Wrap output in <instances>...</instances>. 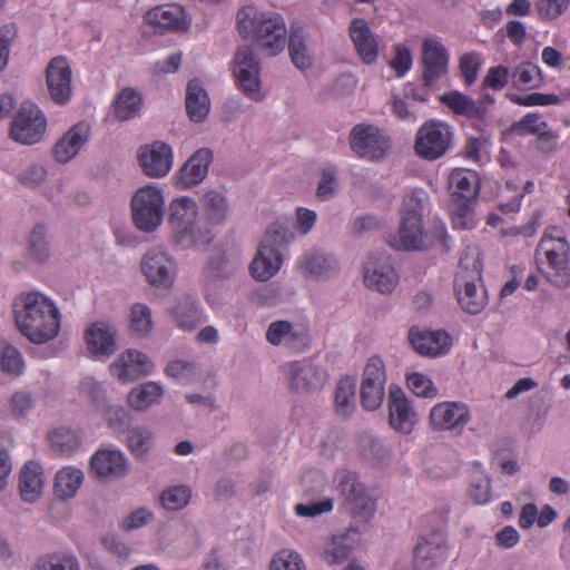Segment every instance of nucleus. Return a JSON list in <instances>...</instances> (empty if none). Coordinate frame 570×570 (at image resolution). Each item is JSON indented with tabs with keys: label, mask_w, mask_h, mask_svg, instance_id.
Masks as SVG:
<instances>
[{
	"label": "nucleus",
	"mask_w": 570,
	"mask_h": 570,
	"mask_svg": "<svg viewBox=\"0 0 570 570\" xmlns=\"http://www.w3.org/2000/svg\"><path fill=\"white\" fill-rule=\"evenodd\" d=\"M385 395V383H374L373 381H362L361 383V404L367 411L377 410Z\"/></svg>",
	"instance_id": "nucleus-49"
},
{
	"label": "nucleus",
	"mask_w": 570,
	"mask_h": 570,
	"mask_svg": "<svg viewBox=\"0 0 570 570\" xmlns=\"http://www.w3.org/2000/svg\"><path fill=\"white\" fill-rule=\"evenodd\" d=\"M88 140V127L85 124H77L69 129L55 145L53 156L59 163H67L72 159Z\"/></svg>",
	"instance_id": "nucleus-29"
},
{
	"label": "nucleus",
	"mask_w": 570,
	"mask_h": 570,
	"mask_svg": "<svg viewBox=\"0 0 570 570\" xmlns=\"http://www.w3.org/2000/svg\"><path fill=\"white\" fill-rule=\"evenodd\" d=\"M72 71L68 60L58 56L50 60L46 69V81L51 99L58 105L67 104L72 94Z\"/></svg>",
	"instance_id": "nucleus-16"
},
{
	"label": "nucleus",
	"mask_w": 570,
	"mask_h": 570,
	"mask_svg": "<svg viewBox=\"0 0 570 570\" xmlns=\"http://www.w3.org/2000/svg\"><path fill=\"white\" fill-rule=\"evenodd\" d=\"M286 24L278 13L252 19V42L266 56L282 52L286 45Z\"/></svg>",
	"instance_id": "nucleus-9"
},
{
	"label": "nucleus",
	"mask_w": 570,
	"mask_h": 570,
	"mask_svg": "<svg viewBox=\"0 0 570 570\" xmlns=\"http://www.w3.org/2000/svg\"><path fill=\"white\" fill-rule=\"evenodd\" d=\"M511 80V75L507 67L495 66L491 67L482 82L483 88H489L492 90H502Z\"/></svg>",
	"instance_id": "nucleus-59"
},
{
	"label": "nucleus",
	"mask_w": 570,
	"mask_h": 570,
	"mask_svg": "<svg viewBox=\"0 0 570 570\" xmlns=\"http://www.w3.org/2000/svg\"><path fill=\"white\" fill-rule=\"evenodd\" d=\"M132 220L138 229L155 230L164 216V197L161 189L145 186L137 190L131 199Z\"/></svg>",
	"instance_id": "nucleus-8"
},
{
	"label": "nucleus",
	"mask_w": 570,
	"mask_h": 570,
	"mask_svg": "<svg viewBox=\"0 0 570 570\" xmlns=\"http://www.w3.org/2000/svg\"><path fill=\"white\" fill-rule=\"evenodd\" d=\"M141 106V95L132 88H125L118 94L117 98L115 99V117L120 121L129 120L139 112Z\"/></svg>",
	"instance_id": "nucleus-42"
},
{
	"label": "nucleus",
	"mask_w": 570,
	"mask_h": 570,
	"mask_svg": "<svg viewBox=\"0 0 570 570\" xmlns=\"http://www.w3.org/2000/svg\"><path fill=\"white\" fill-rule=\"evenodd\" d=\"M449 185L454 195L466 199L478 193L475 176L464 169H454L449 177Z\"/></svg>",
	"instance_id": "nucleus-46"
},
{
	"label": "nucleus",
	"mask_w": 570,
	"mask_h": 570,
	"mask_svg": "<svg viewBox=\"0 0 570 570\" xmlns=\"http://www.w3.org/2000/svg\"><path fill=\"white\" fill-rule=\"evenodd\" d=\"M51 450L62 458H70L81 445L80 432L69 426H58L48 434Z\"/></svg>",
	"instance_id": "nucleus-34"
},
{
	"label": "nucleus",
	"mask_w": 570,
	"mask_h": 570,
	"mask_svg": "<svg viewBox=\"0 0 570 570\" xmlns=\"http://www.w3.org/2000/svg\"><path fill=\"white\" fill-rule=\"evenodd\" d=\"M454 291L461 308L469 314H479L488 303L487 292L476 286L473 279L458 274L454 278Z\"/></svg>",
	"instance_id": "nucleus-28"
},
{
	"label": "nucleus",
	"mask_w": 570,
	"mask_h": 570,
	"mask_svg": "<svg viewBox=\"0 0 570 570\" xmlns=\"http://www.w3.org/2000/svg\"><path fill=\"white\" fill-rule=\"evenodd\" d=\"M335 481L340 493L350 502L353 513L362 521H368L376 511L377 497L357 480L355 473L341 469Z\"/></svg>",
	"instance_id": "nucleus-6"
},
{
	"label": "nucleus",
	"mask_w": 570,
	"mask_h": 570,
	"mask_svg": "<svg viewBox=\"0 0 570 570\" xmlns=\"http://www.w3.org/2000/svg\"><path fill=\"white\" fill-rule=\"evenodd\" d=\"M138 161L147 176L164 177L173 165L171 147L163 141H154L151 145L140 148Z\"/></svg>",
	"instance_id": "nucleus-20"
},
{
	"label": "nucleus",
	"mask_w": 570,
	"mask_h": 570,
	"mask_svg": "<svg viewBox=\"0 0 570 570\" xmlns=\"http://www.w3.org/2000/svg\"><path fill=\"white\" fill-rule=\"evenodd\" d=\"M266 340L275 346L283 345L293 352H304L311 346L309 327L303 323L275 321L266 332Z\"/></svg>",
	"instance_id": "nucleus-12"
},
{
	"label": "nucleus",
	"mask_w": 570,
	"mask_h": 570,
	"mask_svg": "<svg viewBox=\"0 0 570 570\" xmlns=\"http://www.w3.org/2000/svg\"><path fill=\"white\" fill-rule=\"evenodd\" d=\"M355 50L365 65H372L379 57L377 37L372 32L365 19L354 18L348 27Z\"/></svg>",
	"instance_id": "nucleus-26"
},
{
	"label": "nucleus",
	"mask_w": 570,
	"mask_h": 570,
	"mask_svg": "<svg viewBox=\"0 0 570 570\" xmlns=\"http://www.w3.org/2000/svg\"><path fill=\"white\" fill-rule=\"evenodd\" d=\"M29 255L37 262H45L49 256V249L46 242V230L42 225H37L29 238Z\"/></svg>",
	"instance_id": "nucleus-54"
},
{
	"label": "nucleus",
	"mask_w": 570,
	"mask_h": 570,
	"mask_svg": "<svg viewBox=\"0 0 570 570\" xmlns=\"http://www.w3.org/2000/svg\"><path fill=\"white\" fill-rule=\"evenodd\" d=\"M191 498V490L184 484L165 489L160 495L161 507L167 511H179L187 507Z\"/></svg>",
	"instance_id": "nucleus-45"
},
{
	"label": "nucleus",
	"mask_w": 570,
	"mask_h": 570,
	"mask_svg": "<svg viewBox=\"0 0 570 570\" xmlns=\"http://www.w3.org/2000/svg\"><path fill=\"white\" fill-rule=\"evenodd\" d=\"M155 515L147 508H138L126 515L119 523L121 530L129 532L140 529L153 522Z\"/></svg>",
	"instance_id": "nucleus-56"
},
{
	"label": "nucleus",
	"mask_w": 570,
	"mask_h": 570,
	"mask_svg": "<svg viewBox=\"0 0 570 570\" xmlns=\"http://www.w3.org/2000/svg\"><path fill=\"white\" fill-rule=\"evenodd\" d=\"M117 330L107 322H95L85 332V342L94 357H109L117 351Z\"/></svg>",
	"instance_id": "nucleus-22"
},
{
	"label": "nucleus",
	"mask_w": 570,
	"mask_h": 570,
	"mask_svg": "<svg viewBox=\"0 0 570 570\" xmlns=\"http://www.w3.org/2000/svg\"><path fill=\"white\" fill-rule=\"evenodd\" d=\"M32 570H79V562L72 556L49 554L39 558Z\"/></svg>",
	"instance_id": "nucleus-50"
},
{
	"label": "nucleus",
	"mask_w": 570,
	"mask_h": 570,
	"mask_svg": "<svg viewBox=\"0 0 570 570\" xmlns=\"http://www.w3.org/2000/svg\"><path fill=\"white\" fill-rule=\"evenodd\" d=\"M108 426L116 432H124L129 424V414L122 406H108L104 412Z\"/></svg>",
	"instance_id": "nucleus-61"
},
{
	"label": "nucleus",
	"mask_w": 570,
	"mask_h": 570,
	"mask_svg": "<svg viewBox=\"0 0 570 570\" xmlns=\"http://www.w3.org/2000/svg\"><path fill=\"white\" fill-rule=\"evenodd\" d=\"M205 220L203 226L212 229L214 225L223 223L228 213L226 197L217 190H208L202 198Z\"/></svg>",
	"instance_id": "nucleus-35"
},
{
	"label": "nucleus",
	"mask_w": 570,
	"mask_h": 570,
	"mask_svg": "<svg viewBox=\"0 0 570 570\" xmlns=\"http://www.w3.org/2000/svg\"><path fill=\"white\" fill-rule=\"evenodd\" d=\"M294 239L289 218L274 223L266 232L255 257L252 259V277L259 281L272 278L281 269L283 249Z\"/></svg>",
	"instance_id": "nucleus-4"
},
{
	"label": "nucleus",
	"mask_w": 570,
	"mask_h": 570,
	"mask_svg": "<svg viewBox=\"0 0 570 570\" xmlns=\"http://www.w3.org/2000/svg\"><path fill=\"white\" fill-rule=\"evenodd\" d=\"M440 101L451 109L455 115L472 116L478 112V108L472 98L453 90L440 96Z\"/></svg>",
	"instance_id": "nucleus-47"
},
{
	"label": "nucleus",
	"mask_w": 570,
	"mask_h": 570,
	"mask_svg": "<svg viewBox=\"0 0 570 570\" xmlns=\"http://www.w3.org/2000/svg\"><path fill=\"white\" fill-rule=\"evenodd\" d=\"M397 282V274L387 256L377 262H368L364 267V284L371 289L382 294L392 293Z\"/></svg>",
	"instance_id": "nucleus-27"
},
{
	"label": "nucleus",
	"mask_w": 570,
	"mask_h": 570,
	"mask_svg": "<svg viewBox=\"0 0 570 570\" xmlns=\"http://www.w3.org/2000/svg\"><path fill=\"white\" fill-rule=\"evenodd\" d=\"M17 327L30 342L46 343L60 331V313L56 304L39 292L22 294L14 305Z\"/></svg>",
	"instance_id": "nucleus-1"
},
{
	"label": "nucleus",
	"mask_w": 570,
	"mask_h": 570,
	"mask_svg": "<svg viewBox=\"0 0 570 570\" xmlns=\"http://www.w3.org/2000/svg\"><path fill=\"white\" fill-rule=\"evenodd\" d=\"M141 272L150 285L169 288L175 282L177 268L165 252L153 249L144 256Z\"/></svg>",
	"instance_id": "nucleus-14"
},
{
	"label": "nucleus",
	"mask_w": 570,
	"mask_h": 570,
	"mask_svg": "<svg viewBox=\"0 0 570 570\" xmlns=\"http://www.w3.org/2000/svg\"><path fill=\"white\" fill-rule=\"evenodd\" d=\"M470 410L462 402H440L430 412V424L438 431H461L470 421Z\"/></svg>",
	"instance_id": "nucleus-18"
},
{
	"label": "nucleus",
	"mask_w": 570,
	"mask_h": 570,
	"mask_svg": "<svg viewBox=\"0 0 570 570\" xmlns=\"http://www.w3.org/2000/svg\"><path fill=\"white\" fill-rule=\"evenodd\" d=\"M406 385L413 394L420 397L433 399L438 395V389L432 380L419 372L406 373Z\"/></svg>",
	"instance_id": "nucleus-52"
},
{
	"label": "nucleus",
	"mask_w": 570,
	"mask_h": 570,
	"mask_svg": "<svg viewBox=\"0 0 570 570\" xmlns=\"http://www.w3.org/2000/svg\"><path fill=\"white\" fill-rule=\"evenodd\" d=\"M145 21L156 31H184L190 22L186 19L184 9L180 6L169 3L157 6L148 10Z\"/></svg>",
	"instance_id": "nucleus-21"
},
{
	"label": "nucleus",
	"mask_w": 570,
	"mask_h": 570,
	"mask_svg": "<svg viewBox=\"0 0 570 570\" xmlns=\"http://www.w3.org/2000/svg\"><path fill=\"white\" fill-rule=\"evenodd\" d=\"M426 198L422 189L405 194L402 200L401 219L396 235L389 244L399 250H422L429 246V235L423 228V204Z\"/></svg>",
	"instance_id": "nucleus-3"
},
{
	"label": "nucleus",
	"mask_w": 570,
	"mask_h": 570,
	"mask_svg": "<svg viewBox=\"0 0 570 570\" xmlns=\"http://www.w3.org/2000/svg\"><path fill=\"white\" fill-rule=\"evenodd\" d=\"M164 390L157 382H147L134 387L128 394V404L136 411H145L159 403Z\"/></svg>",
	"instance_id": "nucleus-36"
},
{
	"label": "nucleus",
	"mask_w": 570,
	"mask_h": 570,
	"mask_svg": "<svg viewBox=\"0 0 570 570\" xmlns=\"http://www.w3.org/2000/svg\"><path fill=\"white\" fill-rule=\"evenodd\" d=\"M210 104L206 90L199 80L191 79L186 90V111L194 122L203 121L209 112Z\"/></svg>",
	"instance_id": "nucleus-32"
},
{
	"label": "nucleus",
	"mask_w": 570,
	"mask_h": 570,
	"mask_svg": "<svg viewBox=\"0 0 570 570\" xmlns=\"http://www.w3.org/2000/svg\"><path fill=\"white\" fill-rule=\"evenodd\" d=\"M512 86L520 91L534 90L543 83L540 68L532 62H522L511 72Z\"/></svg>",
	"instance_id": "nucleus-40"
},
{
	"label": "nucleus",
	"mask_w": 570,
	"mask_h": 570,
	"mask_svg": "<svg viewBox=\"0 0 570 570\" xmlns=\"http://www.w3.org/2000/svg\"><path fill=\"white\" fill-rule=\"evenodd\" d=\"M169 224L175 240L181 248L200 247L214 239L213 229L203 226L198 218V207L190 197H180L171 202Z\"/></svg>",
	"instance_id": "nucleus-5"
},
{
	"label": "nucleus",
	"mask_w": 570,
	"mask_h": 570,
	"mask_svg": "<svg viewBox=\"0 0 570 570\" xmlns=\"http://www.w3.org/2000/svg\"><path fill=\"white\" fill-rule=\"evenodd\" d=\"M387 404L390 426L401 434H410L417 423V414L400 386H390Z\"/></svg>",
	"instance_id": "nucleus-13"
},
{
	"label": "nucleus",
	"mask_w": 570,
	"mask_h": 570,
	"mask_svg": "<svg viewBox=\"0 0 570 570\" xmlns=\"http://www.w3.org/2000/svg\"><path fill=\"white\" fill-rule=\"evenodd\" d=\"M89 475L101 482L122 478L127 474V465H89Z\"/></svg>",
	"instance_id": "nucleus-63"
},
{
	"label": "nucleus",
	"mask_w": 570,
	"mask_h": 570,
	"mask_svg": "<svg viewBox=\"0 0 570 570\" xmlns=\"http://www.w3.org/2000/svg\"><path fill=\"white\" fill-rule=\"evenodd\" d=\"M288 386L296 392H313L322 387L326 381L325 373L307 361H295L284 366Z\"/></svg>",
	"instance_id": "nucleus-19"
},
{
	"label": "nucleus",
	"mask_w": 570,
	"mask_h": 570,
	"mask_svg": "<svg viewBox=\"0 0 570 570\" xmlns=\"http://www.w3.org/2000/svg\"><path fill=\"white\" fill-rule=\"evenodd\" d=\"M471 499L476 504H485L491 499L490 481L487 476L481 475L479 472L474 475L470 491Z\"/></svg>",
	"instance_id": "nucleus-64"
},
{
	"label": "nucleus",
	"mask_w": 570,
	"mask_h": 570,
	"mask_svg": "<svg viewBox=\"0 0 570 570\" xmlns=\"http://www.w3.org/2000/svg\"><path fill=\"white\" fill-rule=\"evenodd\" d=\"M452 139L453 132L448 124L434 119L425 121L416 132L415 154L429 161L436 160L449 151Z\"/></svg>",
	"instance_id": "nucleus-7"
},
{
	"label": "nucleus",
	"mask_w": 570,
	"mask_h": 570,
	"mask_svg": "<svg viewBox=\"0 0 570 570\" xmlns=\"http://www.w3.org/2000/svg\"><path fill=\"white\" fill-rule=\"evenodd\" d=\"M47 119L43 112L32 102H24L14 116L10 136L23 145L39 142L46 134Z\"/></svg>",
	"instance_id": "nucleus-10"
},
{
	"label": "nucleus",
	"mask_w": 570,
	"mask_h": 570,
	"mask_svg": "<svg viewBox=\"0 0 570 570\" xmlns=\"http://www.w3.org/2000/svg\"><path fill=\"white\" fill-rule=\"evenodd\" d=\"M288 52L294 66L301 70H306L312 65V58L308 55L305 43V31L299 24H292L288 38Z\"/></svg>",
	"instance_id": "nucleus-39"
},
{
	"label": "nucleus",
	"mask_w": 570,
	"mask_h": 570,
	"mask_svg": "<svg viewBox=\"0 0 570 570\" xmlns=\"http://www.w3.org/2000/svg\"><path fill=\"white\" fill-rule=\"evenodd\" d=\"M45 476L41 465H23L19 475V493L27 503L37 502L43 491Z\"/></svg>",
	"instance_id": "nucleus-31"
},
{
	"label": "nucleus",
	"mask_w": 570,
	"mask_h": 570,
	"mask_svg": "<svg viewBox=\"0 0 570 570\" xmlns=\"http://www.w3.org/2000/svg\"><path fill=\"white\" fill-rule=\"evenodd\" d=\"M83 473L79 469L71 465L63 466L56 474L55 494L57 498L66 500L76 495L81 482Z\"/></svg>",
	"instance_id": "nucleus-38"
},
{
	"label": "nucleus",
	"mask_w": 570,
	"mask_h": 570,
	"mask_svg": "<svg viewBox=\"0 0 570 570\" xmlns=\"http://www.w3.org/2000/svg\"><path fill=\"white\" fill-rule=\"evenodd\" d=\"M509 100L519 106L532 107V106H550L560 102L559 96L554 94H540L532 92L525 96L517 94H508Z\"/></svg>",
	"instance_id": "nucleus-55"
},
{
	"label": "nucleus",
	"mask_w": 570,
	"mask_h": 570,
	"mask_svg": "<svg viewBox=\"0 0 570 570\" xmlns=\"http://www.w3.org/2000/svg\"><path fill=\"white\" fill-rule=\"evenodd\" d=\"M268 570H306V566L297 551L285 548L272 557Z\"/></svg>",
	"instance_id": "nucleus-48"
},
{
	"label": "nucleus",
	"mask_w": 570,
	"mask_h": 570,
	"mask_svg": "<svg viewBox=\"0 0 570 570\" xmlns=\"http://www.w3.org/2000/svg\"><path fill=\"white\" fill-rule=\"evenodd\" d=\"M298 267L305 276L325 277L336 268V262L317 250L306 253L299 261Z\"/></svg>",
	"instance_id": "nucleus-41"
},
{
	"label": "nucleus",
	"mask_w": 570,
	"mask_h": 570,
	"mask_svg": "<svg viewBox=\"0 0 570 570\" xmlns=\"http://www.w3.org/2000/svg\"><path fill=\"white\" fill-rule=\"evenodd\" d=\"M213 158L214 155L209 148H200L195 151L179 169L176 185L180 188H191L200 184L208 174Z\"/></svg>",
	"instance_id": "nucleus-24"
},
{
	"label": "nucleus",
	"mask_w": 570,
	"mask_h": 570,
	"mask_svg": "<svg viewBox=\"0 0 570 570\" xmlns=\"http://www.w3.org/2000/svg\"><path fill=\"white\" fill-rule=\"evenodd\" d=\"M1 370L8 374L19 375L22 373L24 363L21 353L11 344H3L0 351Z\"/></svg>",
	"instance_id": "nucleus-51"
},
{
	"label": "nucleus",
	"mask_w": 570,
	"mask_h": 570,
	"mask_svg": "<svg viewBox=\"0 0 570 570\" xmlns=\"http://www.w3.org/2000/svg\"><path fill=\"white\" fill-rule=\"evenodd\" d=\"M151 433L144 428H136L129 431L128 446L136 455H142L149 450Z\"/></svg>",
	"instance_id": "nucleus-57"
},
{
	"label": "nucleus",
	"mask_w": 570,
	"mask_h": 570,
	"mask_svg": "<svg viewBox=\"0 0 570 570\" xmlns=\"http://www.w3.org/2000/svg\"><path fill=\"white\" fill-rule=\"evenodd\" d=\"M153 367L154 365L146 354L136 350H128L110 365V371L120 381L128 382L148 375Z\"/></svg>",
	"instance_id": "nucleus-23"
},
{
	"label": "nucleus",
	"mask_w": 570,
	"mask_h": 570,
	"mask_svg": "<svg viewBox=\"0 0 570 570\" xmlns=\"http://www.w3.org/2000/svg\"><path fill=\"white\" fill-rule=\"evenodd\" d=\"M414 550L416 562L422 570L442 563L448 559L450 551L446 533L441 529L430 531L421 538Z\"/></svg>",
	"instance_id": "nucleus-15"
},
{
	"label": "nucleus",
	"mask_w": 570,
	"mask_h": 570,
	"mask_svg": "<svg viewBox=\"0 0 570 570\" xmlns=\"http://www.w3.org/2000/svg\"><path fill=\"white\" fill-rule=\"evenodd\" d=\"M170 315L176 326L183 331H191L203 320V312L199 306L188 298L178 302L171 309Z\"/></svg>",
	"instance_id": "nucleus-37"
},
{
	"label": "nucleus",
	"mask_w": 570,
	"mask_h": 570,
	"mask_svg": "<svg viewBox=\"0 0 570 570\" xmlns=\"http://www.w3.org/2000/svg\"><path fill=\"white\" fill-rule=\"evenodd\" d=\"M397 77H403L412 67V56L409 48L397 43L394 46V57L389 62Z\"/></svg>",
	"instance_id": "nucleus-60"
},
{
	"label": "nucleus",
	"mask_w": 570,
	"mask_h": 570,
	"mask_svg": "<svg viewBox=\"0 0 570 570\" xmlns=\"http://www.w3.org/2000/svg\"><path fill=\"white\" fill-rule=\"evenodd\" d=\"M356 410V382L351 376L342 377L334 391V411L342 419L350 417Z\"/></svg>",
	"instance_id": "nucleus-33"
},
{
	"label": "nucleus",
	"mask_w": 570,
	"mask_h": 570,
	"mask_svg": "<svg viewBox=\"0 0 570 570\" xmlns=\"http://www.w3.org/2000/svg\"><path fill=\"white\" fill-rule=\"evenodd\" d=\"M570 245L564 230L552 226L546 229L535 250L541 273L557 287L570 285Z\"/></svg>",
	"instance_id": "nucleus-2"
},
{
	"label": "nucleus",
	"mask_w": 570,
	"mask_h": 570,
	"mask_svg": "<svg viewBox=\"0 0 570 570\" xmlns=\"http://www.w3.org/2000/svg\"><path fill=\"white\" fill-rule=\"evenodd\" d=\"M423 83L432 87L446 75L449 53L446 48L435 38H426L422 43Z\"/></svg>",
	"instance_id": "nucleus-17"
},
{
	"label": "nucleus",
	"mask_w": 570,
	"mask_h": 570,
	"mask_svg": "<svg viewBox=\"0 0 570 570\" xmlns=\"http://www.w3.org/2000/svg\"><path fill=\"white\" fill-rule=\"evenodd\" d=\"M355 530L330 538L323 549V559L328 564H341L346 561L355 549Z\"/></svg>",
	"instance_id": "nucleus-30"
},
{
	"label": "nucleus",
	"mask_w": 570,
	"mask_h": 570,
	"mask_svg": "<svg viewBox=\"0 0 570 570\" xmlns=\"http://www.w3.org/2000/svg\"><path fill=\"white\" fill-rule=\"evenodd\" d=\"M351 149L360 157L381 159L390 149V139L372 125H356L350 134Z\"/></svg>",
	"instance_id": "nucleus-11"
},
{
	"label": "nucleus",
	"mask_w": 570,
	"mask_h": 570,
	"mask_svg": "<svg viewBox=\"0 0 570 570\" xmlns=\"http://www.w3.org/2000/svg\"><path fill=\"white\" fill-rule=\"evenodd\" d=\"M512 129L520 136L540 135L548 129V124L538 112H529L513 122Z\"/></svg>",
	"instance_id": "nucleus-53"
},
{
	"label": "nucleus",
	"mask_w": 570,
	"mask_h": 570,
	"mask_svg": "<svg viewBox=\"0 0 570 570\" xmlns=\"http://www.w3.org/2000/svg\"><path fill=\"white\" fill-rule=\"evenodd\" d=\"M235 83L244 95L249 96V47H240L232 61Z\"/></svg>",
	"instance_id": "nucleus-43"
},
{
	"label": "nucleus",
	"mask_w": 570,
	"mask_h": 570,
	"mask_svg": "<svg viewBox=\"0 0 570 570\" xmlns=\"http://www.w3.org/2000/svg\"><path fill=\"white\" fill-rule=\"evenodd\" d=\"M154 327L151 309L141 303L131 306L129 315V330L132 334L142 337L148 335Z\"/></svg>",
	"instance_id": "nucleus-44"
},
{
	"label": "nucleus",
	"mask_w": 570,
	"mask_h": 570,
	"mask_svg": "<svg viewBox=\"0 0 570 570\" xmlns=\"http://www.w3.org/2000/svg\"><path fill=\"white\" fill-rule=\"evenodd\" d=\"M410 341L414 350L423 355L436 357L446 354L452 346V338L445 331H410Z\"/></svg>",
	"instance_id": "nucleus-25"
},
{
	"label": "nucleus",
	"mask_w": 570,
	"mask_h": 570,
	"mask_svg": "<svg viewBox=\"0 0 570 570\" xmlns=\"http://www.w3.org/2000/svg\"><path fill=\"white\" fill-rule=\"evenodd\" d=\"M333 510V500L326 498L321 501H309L295 505V513L303 518H315Z\"/></svg>",
	"instance_id": "nucleus-58"
},
{
	"label": "nucleus",
	"mask_w": 570,
	"mask_h": 570,
	"mask_svg": "<svg viewBox=\"0 0 570 570\" xmlns=\"http://www.w3.org/2000/svg\"><path fill=\"white\" fill-rule=\"evenodd\" d=\"M392 114L404 121H415L417 118V110L414 105L407 99L394 95L391 104Z\"/></svg>",
	"instance_id": "nucleus-62"
}]
</instances>
